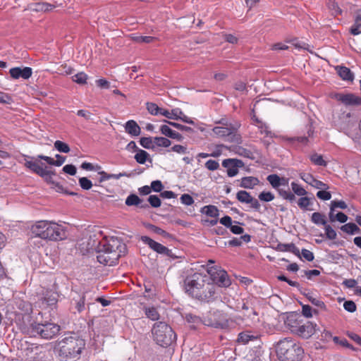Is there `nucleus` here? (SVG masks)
Returning a JSON list of instances; mask_svg holds the SVG:
<instances>
[{"label":"nucleus","instance_id":"09e8293b","mask_svg":"<svg viewBox=\"0 0 361 361\" xmlns=\"http://www.w3.org/2000/svg\"><path fill=\"white\" fill-rule=\"evenodd\" d=\"M154 142L157 147H168L171 145V140L164 137H154Z\"/></svg>","mask_w":361,"mask_h":361},{"label":"nucleus","instance_id":"6e6552de","mask_svg":"<svg viewBox=\"0 0 361 361\" xmlns=\"http://www.w3.org/2000/svg\"><path fill=\"white\" fill-rule=\"evenodd\" d=\"M214 263L212 260H209L207 264V271L210 276V279L213 284L219 287H228L231 281L227 272L219 267L213 266Z\"/></svg>","mask_w":361,"mask_h":361},{"label":"nucleus","instance_id":"4be33fe9","mask_svg":"<svg viewBox=\"0 0 361 361\" xmlns=\"http://www.w3.org/2000/svg\"><path fill=\"white\" fill-rule=\"evenodd\" d=\"M55 157L56 159V160H54L53 158H51L50 157L45 156V155H43V154H39L36 157V161L38 160V159L44 160L48 164L52 165V166H62L63 164L66 161V157H63V156H62L61 154H56Z\"/></svg>","mask_w":361,"mask_h":361},{"label":"nucleus","instance_id":"1a4fd4ad","mask_svg":"<svg viewBox=\"0 0 361 361\" xmlns=\"http://www.w3.org/2000/svg\"><path fill=\"white\" fill-rule=\"evenodd\" d=\"M32 334L35 336L39 335L44 339H51L59 334L61 326L51 322H35L31 325Z\"/></svg>","mask_w":361,"mask_h":361},{"label":"nucleus","instance_id":"c9c22d12","mask_svg":"<svg viewBox=\"0 0 361 361\" xmlns=\"http://www.w3.org/2000/svg\"><path fill=\"white\" fill-rule=\"evenodd\" d=\"M311 221L316 225L326 226L327 221L324 214L320 212H314L311 216Z\"/></svg>","mask_w":361,"mask_h":361},{"label":"nucleus","instance_id":"72a5a7b5","mask_svg":"<svg viewBox=\"0 0 361 361\" xmlns=\"http://www.w3.org/2000/svg\"><path fill=\"white\" fill-rule=\"evenodd\" d=\"M307 133V135L296 136L291 137L289 140L290 141H297L298 142H301L302 144L306 145L309 141V137H312L314 134V130L311 126L308 127Z\"/></svg>","mask_w":361,"mask_h":361},{"label":"nucleus","instance_id":"423d86ee","mask_svg":"<svg viewBox=\"0 0 361 361\" xmlns=\"http://www.w3.org/2000/svg\"><path fill=\"white\" fill-rule=\"evenodd\" d=\"M154 341L162 347H168L176 341V334L165 322H156L152 329Z\"/></svg>","mask_w":361,"mask_h":361},{"label":"nucleus","instance_id":"dca6fc26","mask_svg":"<svg viewBox=\"0 0 361 361\" xmlns=\"http://www.w3.org/2000/svg\"><path fill=\"white\" fill-rule=\"evenodd\" d=\"M11 77L14 80L22 78L29 79L32 75V68L30 67H14L9 70Z\"/></svg>","mask_w":361,"mask_h":361},{"label":"nucleus","instance_id":"412c9836","mask_svg":"<svg viewBox=\"0 0 361 361\" xmlns=\"http://www.w3.org/2000/svg\"><path fill=\"white\" fill-rule=\"evenodd\" d=\"M90 293V291H85L81 295H78L77 298H73L71 304L74 306L78 312L80 313L85 309L86 298Z\"/></svg>","mask_w":361,"mask_h":361},{"label":"nucleus","instance_id":"c03bdc74","mask_svg":"<svg viewBox=\"0 0 361 361\" xmlns=\"http://www.w3.org/2000/svg\"><path fill=\"white\" fill-rule=\"evenodd\" d=\"M146 105L147 111L152 115H161V112H163V110L164 109L159 107L155 103L152 102H147Z\"/></svg>","mask_w":361,"mask_h":361},{"label":"nucleus","instance_id":"7ed1b4c3","mask_svg":"<svg viewBox=\"0 0 361 361\" xmlns=\"http://www.w3.org/2000/svg\"><path fill=\"white\" fill-rule=\"evenodd\" d=\"M85 347V340L71 334L59 339L54 349L61 361H76Z\"/></svg>","mask_w":361,"mask_h":361},{"label":"nucleus","instance_id":"338daca9","mask_svg":"<svg viewBox=\"0 0 361 361\" xmlns=\"http://www.w3.org/2000/svg\"><path fill=\"white\" fill-rule=\"evenodd\" d=\"M257 128H259L261 134H264L267 137L272 136V133L269 130V128L266 123L262 122L257 125Z\"/></svg>","mask_w":361,"mask_h":361},{"label":"nucleus","instance_id":"7c9ffc66","mask_svg":"<svg viewBox=\"0 0 361 361\" xmlns=\"http://www.w3.org/2000/svg\"><path fill=\"white\" fill-rule=\"evenodd\" d=\"M202 214H206L210 217L217 218L219 215V209L214 205H206L201 209L200 211Z\"/></svg>","mask_w":361,"mask_h":361},{"label":"nucleus","instance_id":"393cba45","mask_svg":"<svg viewBox=\"0 0 361 361\" xmlns=\"http://www.w3.org/2000/svg\"><path fill=\"white\" fill-rule=\"evenodd\" d=\"M350 33L353 35L361 34V9L357 10L354 16V23L350 28Z\"/></svg>","mask_w":361,"mask_h":361},{"label":"nucleus","instance_id":"4d7b16f0","mask_svg":"<svg viewBox=\"0 0 361 361\" xmlns=\"http://www.w3.org/2000/svg\"><path fill=\"white\" fill-rule=\"evenodd\" d=\"M324 229L327 238H329V240H334L336 238V232L330 225L326 224V226H324Z\"/></svg>","mask_w":361,"mask_h":361},{"label":"nucleus","instance_id":"a878e982","mask_svg":"<svg viewBox=\"0 0 361 361\" xmlns=\"http://www.w3.org/2000/svg\"><path fill=\"white\" fill-rule=\"evenodd\" d=\"M259 183V179L254 176H245L241 178L240 186L246 189H252Z\"/></svg>","mask_w":361,"mask_h":361},{"label":"nucleus","instance_id":"49530a36","mask_svg":"<svg viewBox=\"0 0 361 361\" xmlns=\"http://www.w3.org/2000/svg\"><path fill=\"white\" fill-rule=\"evenodd\" d=\"M291 188L293 192V194L297 195L298 196H304L307 194V191L305 188H303L300 185L298 184L295 182H292L291 184Z\"/></svg>","mask_w":361,"mask_h":361},{"label":"nucleus","instance_id":"ea45409f","mask_svg":"<svg viewBox=\"0 0 361 361\" xmlns=\"http://www.w3.org/2000/svg\"><path fill=\"white\" fill-rule=\"evenodd\" d=\"M341 231L345 232L349 234H355L356 233H360V228L354 223H348L341 227Z\"/></svg>","mask_w":361,"mask_h":361},{"label":"nucleus","instance_id":"b1692460","mask_svg":"<svg viewBox=\"0 0 361 361\" xmlns=\"http://www.w3.org/2000/svg\"><path fill=\"white\" fill-rule=\"evenodd\" d=\"M125 203L127 206H137L141 209H146L149 207V204L144 203L142 200L135 194L129 195L126 199Z\"/></svg>","mask_w":361,"mask_h":361},{"label":"nucleus","instance_id":"37998d69","mask_svg":"<svg viewBox=\"0 0 361 361\" xmlns=\"http://www.w3.org/2000/svg\"><path fill=\"white\" fill-rule=\"evenodd\" d=\"M256 338V336L250 334L248 332H241L238 334L237 341L238 343L245 344L248 343L250 341H252Z\"/></svg>","mask_w":361,"mask_h":361},{"label":"nucleus","instance_id":"f8f14e48","mask_svg":"<svg viewBox=\"0 0 361 361\" xmlns=\"http://www.w3.org/2000/svg\"><path fill=\"white\" fill-rule=\"evenodd\" d=\"M140 240L145 245H147L150 249L158 254L166 256H171V250L159 243L156 242L148 236L143 235L140 237Z\"/></svg>","mask_w":361,"mask_h":361},{"label":"nucleus","instance_id":"bf43d9fd","mask_svg":"<svg viewBox=\"0 0 361 361\" xmlns=\"http://www.w3.org/2000/svg\"><path fill=\"white\" fill-rule=\"evenodd\" d=\"M134 41L137 43H151L155 38L152 36H137L133 38Z\"/></svg>","mask_w":361,"mask_h":361},{"label":"nucleus","instance_id":"774afa93","mask_svg":"<svg viewBox=\"0 0 361 361\" xmlns=\"http://www.w3.org/2000/svg\"><path fill=\"white\" fill-rule=\"evenodd\" d=\"M63 171L71 176H75L77 173L76 167L73 164H66L63 167Z\"/></svg>","mask_w":361,"mask_h":361},{"label":"nucleus","instance_id":"e2e57ef3","mask_svg":"<svg viewBox=\"0 0 361 361\" xmlns=\"http://www.w3.org/2000/svg\"><path fill=\"white\" fill-rule=\"evenodd\" d=\"M164 188V185L161 180H157L151 183V191L153 190L156 192H160Z\"/></svg>","mask_w":361,"mask_h":361},{"label":"nucleus","instance_id":"79ce46f5","mask_svg":"<svg viewBox=\"0 0 361 361\" xmlns=\"http://www.w3.org/2000/svg\"><path fill=\"white\" fill-rule=\"evenodd\" d=\"M252 197L246 190H240L236 194L237 200L242 203L248 204Z\"/></svg>","mask_w":361,"mask_h":361},{"label":"nucleus","instance_id":"cd10ccee","mask_svg":"<svg viewBox=\"0 0 361 361\" xmlns=\"http://www.w3.org/2000/svg\"><path fill=\"white\" fill-rule=\"evenodd\" d=\"M278 250L281 252H290L293 253L295 255L300 257V252L299 249L295 246L294 243L283 244L279 243L278 245Z\"/></svg>","mask_w":361,"mask_h":361},{"label":"nucleus","instance_id":"2f4dec72","mask_svg":"<svg viewBox=\"0 0 361 361\" xmlns=\"http://www.w3.org/2000/svg\"><path fill=\"white\" fill-rule=\"evenodd\" d=\"M135 161L140 164H144L147 160L152 162V159H149V154L145 150L139 149L137 151L136 154L134 157Z\"/></svg>","mask_w":361,"mask_h":361},{"label":"nucleus","instance_id":"5701e85b","mask_svg":"<svg viewBox=\"0 0 361 361\" xmlns=\"http://www.w3.org/2000/svg\"><path fill=\"white\" fill-rule=\"evenodd\" d=\"M125 131L132 137H137L141 133V128L134 120L128 121L124 126Z\"/></svg>","mask_w":361,"mask_h":361},{"label":"nucleus","instance_id":"3c124183","mask_svg":"<svg viewBox=\"0 0 361 361\" xmlns=\"http://www.w3.org/2000/svg\"><path fill=\"white\" fill-rule=\"evenodd\" d=\"M164 121L166 123H168L169 126H171L180 130H182V131H186V132H192L193 131L192 128H190V127H188V126H183L182 124H180V123H175V122H172V121H169L167 120H164Z\"/></svg>","mask_w":361,"mask_h":361},{"label":"nucleus","instance_id":"2eb2a0df","mask_svg":"<svg viewBox=\"0 0 361 361\" xmlns=\"http://www.w3.org/2000/svg\"><path fill=\"white\" fill-rule=\"evenodd\" d=\"M335 98L346 106L361 105V97L353 93H338L335 95Z\"/></svg>","mask_w":361,"mask_h":361},{"label":"nucleus","instance_id":"58836bf2","mask_svg":"<svg viewBox=\"0 0 361 361\" xmlns=\"http://www.w3.org/2000/svg\"><path fill=\"white\" fill-rule=\"evenodd\" d=\"M147 228L148 229H149L151 231H152L153 233L160 235L165 238H172L171 234H170L169 233L166 232V231L163 230L162 228H161L155 225L149 224L147 226Z\"/></svg>","mask_w":361,"mask_h":361},{"label":"nucleus","instance_id":"a18cd8bd","mask_svg":"<svg viewBox=\"0 0 361 361\" xmlns=\"http://www.w3.org/2000/svg\"><path fill=\"white\" fill-rule=\"evenodd\" d=\"M308 300L314 306L318 307L322 310L326 309V305L324 302L316 298H314L310 293H303Z\"/></svg>","mask_w":361,"mask_h":361},{"label":"nucleus","instance_id":"39448f33","mask_svg":"<svg viewBox=\"0 0 361 361\" xmlns=\"http://www.w3.org/2000/svg\"><path fill=\"white\" fill-rule=\"evenodd\" d=\"M32 234L44 240H61L66 237L63 227L54 221H39L31 228Z\"/></svg>","mask_w":361,"mask_h":361},{"label":"nucleus","instance_id":"ddd939ff","mask_svg":"<svg viewBox=\"0 0 361 361\" xmlns=\"http://www.w3.org/2000/svg\"><path fill=\"white\" fill-rule=\"evenodd\" d=\"M315 333V326L312 322L302 319L293 334L302 338H309Z\"/></svg>","mask_w":361,"mask_h":361},{"label":"nucleus","instance_id":"0eeeda50","mask_svg":"<svg viewBox=\"0 0 361 361\" xmlns=\"http://www.w3.org/2000/svg\"><path fill=\"white\" fill-rule=\"evenodd\" d=\"M22 157L24 159V166L27 169L37 174L39 176L42 178L44 181L53 185L54 188L59 190L62 188V185L54 180L53 177L56 175L54 171H49L46 169H43L37 161H33L34 159L36 160V158L34 157L26 154H23Z\"/></svg>","mask_w":361,"mask_h":361},{"label":"nucleus","instance_id":"c85d7f7f","mask_svg":"<svg viewBox=\"0 0 361 361\" xmlns=\"http://www.w3.org/2000/svg\"><path fill=\"white\" fill-rule=\"evenodd\" d=\"M55 6L47 2H37L32 4V11L36 12H48L52 11Z\"/></svg>","mask_w":361,"mask_h":361},{"label":"nucleus","instance_id":"20e7f679","mask_svg":"<svg viewBox=\"0 0 361 361\" xmlns=\"http://www.w3.org/2000/svg\"><path fill=\"white\" fill-rule=\"evenodd\" d=\"M276 353L279 361H301L304 349L298 341L287 337L277 342Z\"/></svg>","mask_w":361,"mask_h":361},{"label":"nucleus","instance_id":"680f3d73","mask_svg":"<svg viewBox=\"0 0 361 361\" xmlns=\"http://www.w3.org/2000/svg\"><path fill=\"white\" fill-rule=\"evenodd\" d=\"M344 309L350 313H353L356 311L357 306L356 304L352 300H347L343 304Z\"/></svg>","mask_w":361,"mask_h":361},{"label":"nucleus","instance_id":"0e129e2a","mask_svg":"<svg viewBox=\"0 0 361 361\" xmlns=\"http://www.w3.org/2000/svg\"><path fill=\"white\" fill-rule=\"evenodd\" d=\"M160 132L168 137H171L174 130H172L169 125H162L160 126Z\"/></svg>","mask_w":361,"mask_h":361},{"label":"nucleus","instance_id":"a211bd4d","mask_svg":"<svg viewBox=\"0 0 361 361\" xmlns=\"http://www.w3.org/2000/svg\"><path fill=\"white\" fill-rule=\"evenodd\" d=\"M300 178L305 183L310 185L311 186L321 190H327L329 189V186L327 184L323 183L321 180H317L310 173H302L300 174Z\"/></svg>","mask_w":361,"mask_h":361},{"label":"nucleus","instance_id":"603ef678","mask_svg":"<svg viewBox=\"0 0 361 361\" xmlns=\"http://www.w3.org/2000/svg\"><path fill=\"white\" fill-rule=\"evenodd\" d=\"M79 184L82 189L87 190L92 187V183L86 177L79 178Z\"/></svg>","mask_w":361,"mask_h":361},{"label":"nucleus","instance_id":"f3484780","mask_svg":"<svg viewBox=\"0 0 361 361\" xmlns=\"http://www.w3.org/2000/svg\"><path fill=\"white\" fill-rule=\"evenodd\" d=\"M302 318L300 315L294 312L289 313L284 321V324L290 331L293 334L298 326L301 324Z\"/></svg>","mask_w":361,"mask_h":361},{"label":"nucleus","instance_id":"13d9d810","mask_svg":"<svg viewBox=\"0 0 361 361\" xmlns=\"http://www.w3.org/2000/svg\"><path fill=\"white\" fill-rule=\"evenodd\" d=\"M258 198L261 201L268 202L272 201L274 199V195L271 192L263 191L261 193H259Z\"/></svg>","mask_w":361,"mask_h":361},{"label":"nucleus","instance_id":"aec40b11","mask_svg":"<svg viewBox=\"0 0 361 361\" xmlns=\"http://www.w3.org/2000/svg\"><path fill=\"white\" fill-rule=\"evenodd\" d=\"M14 308H16L20 314H30L32 312L31 303L20 298H15Z\"/></svg>","mask_w":361,"mask_h":361},{"label":"nucleus","instance_id":"9b49d317","mask_svg":"<svg viewBox=\"0 0 361 361\" xmlns=\"http://www.w3.org/2000/svg\"><path fill=\"white\" fill-rule=\"evenodd\" d=\"M267 181L270 183L271 187L277 190L279 195L290 202L295 200V196L290 191L285 190L280 188L281 177L277 174H270L267 177Z\"/></svg>","mask_w":361,"mask_h":361},{"label":"nucleus","instance_id":"f03ea898","mask_svg":"<svg viewBox=\"0 0 361 361\" xmlns=\"http://www.w3.org/2000/svg\"><path fill=\"white\" fill-rule=\"evenodd\" d=\"M126 252V245L119 238L111 237L99 242L97 247V261L104 265L114 266Z\"/></svg>","mask_w":361,"mask_h":361},{"label":"nucleus","instance_id":"69168bd1","mask_svg":"<svg viewBox=\"0 0 361 361\" xmlns=\"http://www.w3.org/2000/svg\"><path fill=\"white\" fill-rule=\"evenodd\" d=\"M205 167L209 171H215L219 168V164L216 160L209 159L205 163Z\"/></svg>","mask_w":361,"mask_h":361},{"label":"nucleus","instance_id":"5fc2aeb1","mask_svg":"<svg viewBox=\"0 0 361 361\" xmlns=\"http://www.w3.org/2000/svg\"><path fill=\"white\" fill-rule=\"evenodd\" d=\"M140 145L145 149H152V139L151 137H143L140 140Z\"/></svg>","mask_w":361,"mask_h":361},{"label":"nucleus","instance_id":"9d476101","mask_svg":"<svg viewBox=\"0 0 361 361\" xmlns=\"http://www.w3.org/2000/svg\"><path fill=\"white\" fill-rule=\"evenodd\" d=\"M240 124L238 122L228 126H216L212 129L213 133L218 137H230V140L236 143L241 142V136L238 133Z\"/></svg>","mask_w":361,"mask_h":361},{"label":"nucleus","instance_id":"c756f323","mask_svg":"<svg viewBox=\"0 0 361 361\" xmlns=\"http://www.w3.org/2000/svg\"><path fill=\"white\" fill-rule=\"evenodd\" d=\"M204 324L207 326L217 329H225L228 326V322L225 319L216 320V319H212V318H209L207 320H205Z\"/></svg>","mask_w":361,"mask_h":361},{"label":"nucleus","instance_id":"8fccbe9b","mask_svg":"<svg viewBox=\"0 0 361 361\" xmlns=\"http://www.w3.org/2000/svg\"><path fill=\"white\" fill-rule=\"evenodd\" d=\"M87 75L83 72L78 73L73 76V80L80 85H84L87 82Z\"/></svg>","mask_w":361,"mask_h":361},{"label":"nucleus","instance_id":"bb28decb","mask_svg":"<svg viewBox=\"0 0 361 361\" xmlns=\"http://www.w3.org/2000/svg\"><path fill=\"white\" fill-rule=\"evenodd\" d=\"M337 73L338 75L343 80L347 81H353L354 79V75L351 72V71L345 67L342 66H338L336 67Z\"/></svg>","mask_w":361,"mask_h":361},{"label":"nucleus","instance_id":"f257e3e1","mask_svg":"<svg viewBox=\"0 0 361 361\" xmlns=\"http://www.w3.org/2000/svg\"><path fill=\"white\" fill-rule=\"evenodd\" d=\"M183 289L191 298L201 302L209 303L216 298V287L209 281L207 275L195 272L183 280Z\"/></svg>","mask_w":361,"mask_h":361},{"label":"nucleus","instance_id":"a19ab883","mask_svg":"<svg viewBox=\"0 0 361 361\" xmlns=\"http://www.w3.org/2000/svg\"><path fill=\"white\" fill-rule=\"evenodd\" d=\"M310 159L316 166H326L327 162L323 159L322 155L314 153L310 155Z\"/></svg>","mask_w":361,"mask_h":361},{"label":"nucleus","instance_id":"f704fd0d","mask_svg":"<svg viewBox=\"0 0 361 361\" xmlns=\"http://www.w3.org/2000/svg\"><path fill=\"white\" fill-rule=\"evenodd\" d=\"M182 114L183 111L179 108L173 109L171 112L166 109H164L163 112H161L162 116H164L169 119L175 120H178V117H180V115Z\"/></svg>","mask_w":361,"mask_h":361},{"label":"nucleus","instance_id":"6e6d98bb","mask_svg":"<svg viewBox=\"0 0 361 361\" xmlns=\"http://www.w3.org/2000/svg\"><path fill=\"white\" fill-rule=\"evenodd\" d=\"M147 200L149 204L154 208H157L161 206V202L160 198L157 195H149Z\"/></svg>","mask_w":361,"mask_h":361},{"label":"nucleus","instance_id":"6ab92c4d","mask_svg":"<svg viewBox=\"0 0 361 361\" xmlns=\"http://www.w3.org/2000/svg\"><path fill=\"white\" fill-rule=\"evenodd\" d=\"M41 299L47 305H53L56 303L58 294L56 291L52 289L43 288L42 292L39 293Z\"/></svg>","mask_w":361,"mask_h":361},{"label":"nucleus","instance_id":"de8ad7c7","mask_svg":"<svg viewBox=\"0 0 361 361\" xmlns=\"http://www.w3.org/2000/svg\"><path fill=\"white\" fill-rule=\"evenodd\" d=\"M54 146L59 152L68 153L71 150L68 145L61 140L55 141Z\"/></svg>","mask_w":361,"mask_h":361},{"label":"nucleus","instance_id":"473e14b6","mask_svg":"<svg viewBox=\"0 0 361 361\" xmlns=\"http://www.w3.org/2000/svg\"><path fill=\"white\" fill-rule=\"evenodd\" d=\"M326 6L333 16H337L338 15H341L342 10L339 7L336 0H327Z\"/></svg>","mask_w":361,"mask_h":361},{"label":"nucleus","instance_id":"4c0bfd02","mask_svg":"<svg viewBox=\"0 0 361 361\" xmlns=\"http://www.w3.org/2000/svg\"><path fill=\"white\" fill-rule=\"evenodd\" d=\"M144 310L145 314L148 319L152 321H157L159 319L160 315L155 307H145Z\"/></svg>","mask_w":361,"mask_h":361},{"label":"nucleus","instance_id":"e433bc0d","mask_svg":"<svg viewBox=\"0 0 361 361\" xmlns=\"http://www.w3.org/2000/svg\"><path fill=\"white\" fill-rule=\"evenodd\" d=\"M185 319L189 324H191L190 327L192 329H196L197 326L202 324V319L196 315L188 313L185 316Z\"/></svg>","mask_w":361,"mask_h":361},{"label":"nucleus","instance_id":"864d4df0","mask_svg":"<svg viewBox=\"0 0 361 361\" xmlns=\"http://www.w3.org/2000/svg\"><path fill=\"white\" fill-rule=\"evenodd\" d=\"M311 204L310 199L307 197H301L299 198L298 205L302 209L308 210L307 208Z\"/></svg>","mask_w":361,"mask_h":361},{"label":"nucleus","instance_id":"052dcab7","mask_svg":"<svg viewBox=\"0 0 361 361\" xmlns=\"http://www.w3.org/2000/svg\"><path fill=\"white\" fill-rule=\"evenodd\" d=\"M180 202L185 205L190 206L194 203V200L189 194H183L180 197Z\"/></svg>","mask_w":361,"mask_h":361},{"label":"nucleus","instance_id":"4468645a","mask_svg":"<svg viewBox=\"0 0 361 361\" xmlns=\"http://www.w3.org/2000/svg\"><path fill=\"white\" fill-rule=\"evenodd\" d=\"M222 166L227 169V175L233 177L238 173V169L244 166L243 161L238 159H226L222 161Z\"/></svg>","mask_w":361,"mask_h":361}]
</instances>
